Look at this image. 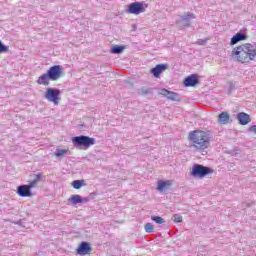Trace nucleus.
<instances>
[{
    "instance_id": "f257e3e1",
    "label": "nucleus",
    "mask_w": 256,
    "mask_h": 256,
    "mask_svg": "<svg viewBox=\"0 0 256 256\" xmlns=\"http://www.w3.org/2000/svg\"><path fill=\"white\" fill-rule=\"evenodd\" d=\"M232 57L233 59H237L239 63L254 61L256 57V45L251 43L240 45L233 49Z\"/></svg>"
},
{
    "instance_id": "f03ea898",
    "label": "nucleus",
    "mask_w": 256,
    "mask_h": 256,
    "mask_svg": "<svg viewBox=\"0 0 256 256\" xmlns=\"http://www.w3.org/2000/svg\"><path fill=\"white\" fill-rule=\"evenodd\" d=\"M189 141L195 149H207L209 147V134L196 130L189 133Z\"/></svg>"
},
{
    "instance_id": "7ed1b4c3",
    "label": "nucleus",
    "mask_w": 256,
    "mask_h": 256,
    "mask_svg": "<svg viewBox=\"0 0 256 256\" xmlns=\"http://www.w3.org/2000/svg\"><path fill=\"white\" fill-rule=\"evenodd\" d=\"M72 143L76 149H89L91 145H95V138L80 135L72 138Z\"/></svg>"
},
{
    "instance_id": "20e7f679",
    "label": "nucleus",
    "mask_w": 256,
    "mask_h": 256,
    "mask_svg": "<svg viewBox=\"0 0 256 256\" xmlns=\"http://www.w3.org/2000/svg\"><path fill=\"white\" fill-rule=\"evenodd\" d=\"M213 173V169L201 164H194L192 167L191 175L196 179H203V177H207V175H211Z\"/></svg>"
},
{
    "instance_id": "39448f33",
    "label": "nucleus",
    "mask_w": 256,
    "mask_h": 256,
    "mask_svg": "<svg viewBox=\"0 0 256 256\" xmlns=\"http://www.w3.org/2000/svg\"><path fill=\"white\" fill-rule=\"evenodd\" d=\"M61 95V90L57 88H48L46 89L45 99L54 105H59V98Z\"/></svg>"
},
{
    "instance_id": "423d86ee",
    "label": "nucleus",
    "mask_w": 256,
    "mask_h": 256,
    "mask_svg": "<svg viewBox=\"0 0 256 256\" xmlns=\"http://www.w3.org/2000/svg\"><path fill=\"white\" fill-rule=\"evenodd\" d=\"M46 73L50 77V81H58V79H61V75H63V66H51Z\"/></svg>"
},
{
    "instance_id": "0eeeda50",
    "label": "nucleus",
    "mask_w": 256,
    "mask_h": 256,
    "mask_svg": "<svg viewBox=\"0 0 256 256\" xmlns=\"http://www.w3.org/2000/svg\"><path fill=\"white\" fill-rule=\"evenodd\" d=\"M126 11L130 15H141V13H145V3L133 2L128 6Z\"/></svg>"
},
{
    "instance_id": "6e6552de",
    "label": "nucleus",
    "mask_w": 256,
    "mask_h": 256,
    "mask_svg": "<svg viewBox=\"0 0 256 256\" xmlns=\"http://www.w3.org/2000/svg\"><path fill=\"white\" fill-rule=\"evenodd\" d=\"M91 244L89 242H81L79 247L76 249L78 255H89L91 253Z\"/></svg>"
},
{
    "instance_id": "1a4fd4ad",
    "label": "nucleus",
    "mask_w": 256,
    "mask_h": 256,
    "mask_svg": "<svg viewBox=\"0 0 256 256\" xmlns=\"http://www.w3.org/2000/svg\"><path fill=\"white\" fill-rule=\"evenodd\" d=\"M199 84V75L191 74L190 76L186 77L184 80L185 87H195V85Z\"/></svg>"
},
{
    "instance_id": "9d476101",
    "label": "nucleus",
    "mask_w": 256,
    "mask_h": 256,
    "mask_svg": "<svg viewBox=\"0 0 256 256\" xmlns=\"http://www.w3.org/2000/svg\"><path fill=\"white\" fill-rule=\"evenodd\" d=\"M17 194L20 197H31L33 194L31 193V188L28 184L20 185L17 187Z\"/></svg>"
},
{
    "instance_id": "9b49d317",
    "label": "nucleus",
    "mask_w": 256,
    "mask_h": 256,
    "mask_svg": "<svg viewBox=\"0 0 256 256\" xmlns=\"http://www.w3.org/2000/svg\"><path fill=\"white\" fill-rule=\"evenodd\" d=\"M159 94L163 95V97H167V99H170L171 101H180L178 93L171 92L167 89H161Z\"/></svg>"
},
{
    "instance_id": "f8f14e48",
    "label": "nucleus",
    "mask_w": 256,
    "mask_h": 256,
    "mask_svg": "<svg viewBox=\"0 0 256 256\" xmlns=\"http://www.w3.org/2000/svg\"><path fill=\"white\" fill-rule=\"evenodd\" d=\"M169 65L167 64H158L156 65L154 68L151 69V73L152 75H154V77L158 78L160 77L161 73H163V71H166V69H168Z\"/></svg>"
},
{
    "instance_id": "ddd939ff",
    "label": "nucleus",
    "mask_w": 256,
    "mask_h": 256,
    "mask_svg": "<svg viewBox=\"0 0 256 256\" xmlns=\"http://www.w3.org/2000/svg\"><path fill=\"white\" fill-rule=\"evenodd\" d=\"M245 40H247V34L240 31L231 38L230 45H237L239 41H245Z\"/></svg>"
},
{
    "instance_id": "4468645a",
    "label": "nucleus",
    "mask_w": 256,
    "mask_h": 256,
    "mask_svg": "<svg viewBox=\"0 0 256 256\" xmlns=\"http://www.w3.org/2000/svg\"><path fill=\"white\" fill-rule=\"evenodd\" d=\"M237 119L240 123V125H247L248 123H251V116L249 114L241 112L237 115Z\"/></svg>"
},
{
    "instance_id": "2eb2a0df",
    "label": "nucleus",
    "mask_w": 256,
    "mask_h": 256,
    "mask_svg": "<svg viewBox=\"0 0 256 256\" xmlns=\"http://www.w3.org/2000/svg\"><path fill=\"white\" fill-rule=\"evenodd\" d=\"M181 19H182V25L184 27H190L191 20L195 19V14L193 13L184 14L183 16H181Z\"/></svg>"
},
{
    "instance_id": "dca6fc26",
    "label": "nucleus",
    "mask_w": 256,
    "mask_h": 256,
    "mask_svg": "<svg viewBox=\"0 0 256 256\" xmlns=\"http://www.w3.org/2000/svg\"><path fill=\"white\" fill-rule=\"evenodd\" d=\"M51 81V77L49 74L46 72L42 74L38 79H37V84L38 85H44V87L49 86V82Z\"/></svg>"
},
{
    "instance_id": "f3484780",
    "label": "nucleus",
    "mask_w": 256,
    "mask_h": 256,
    "mask_svg": "<svg viewBox=\"0 0 256 256\" xmlns=\"http://www.w3.org/2000/svg\"><path fill=\"white\" fill-rule=\"evenodd\" d=\"M41 179H43V174L41 173L35 174L34 179L30 181V183L28 184L30 190L35 189V187L39 185V181H41Z\"/></svg>"
},
{
    "instance_id": "a211bd4d",
    "label": "nucleus",
    "mask_w": 256,
    "mask_h": 256,
    "mask_svg": "<svg viewBox=\"0 0 256 256\" xmlns=\"http://www.w3.org/2000/svg\"><path fill=\"white\" fill-rule=\"evenodd\" d=\"M229 119H230L229 113L222 112L219 114L218 121L219 123H221V125H227V123H229Z\"/></svg>"
},
{
    "instance_id": "6ab92c4d",
    "label": "nucleus",
    "mask_w": 256,
    "mask_h": 256,
    "mask_svg": "<svg viewBox=\"0 0 256 256\" xmlns=\"http://www.w3.org/2000/svg\"><path fill=\"white\" fill-rule=\"evenodd\" d=\"M81 201V195L79 194H74L69 198V202L72 203V205H79Z\"/></svg>"
},
{
    "instance_id": "aec40b11",
    "label": "nucleus",
    "mask_w": 256,
    "mask_h": 256,
    "mask_svg": "<svg viewBox=\"0 0 256 256\" xmlns=\"http://www.w3.org/2000/svg\"><path fill=\"white\" fill-rule=\"evenodd\" d=\"M123 51H125V46L115 45L111 48V53L114 55H120V53H123Z\"/></svg>"
},
{
    "instance_id": "412c9836",
    "label": "nucleus",
    "mask_w": 256,
    "mask_h": 256,
    "mask_svg": "<svg viewBox=\"0 0 256 256\" xmlns=\"http://www.w3.org/2000/svg\"><path fill=\"white\" fill-rule=\"evenodd\" d=\"M85 185V180H74L72 182V187L74 189H81Z\"/></svg>"
},
{
    "instance_id": "4be33fe9",
    "label": "nucleus",
    "mask_w": 256,
    "mask_h": 256,
    "mask_svg": "<svg viewBox=\"0 0 256 256\" xmlns=\"http://www.w3.org/2000/svg\"><path fill=\"white\" fill-rule=\"evenodd\" d=\"M153 89L151 88H141L138 90V95H152Z\"/></svg>"
},
{
    "instance_id": "5701e85b",
    "label": "nucleus",
    "mask_w": 256,
    "mask_h": 256,
    "mask_svg": "<svg viewBox=\"0 0 256 256\" xmlns=\"http://www.w3.org/2000/svg\"><path fill=\"white\" fill-rule=\"evenodd\" d=\"M171 185V181H160L158 182V191H163L165 187H169Z\"/></svg>"
},
{
    "instance_id": "b1692460",
    "label": "nucleus",
    "mask_w": 256,
    "mask_h": 256,
    "mask_svg": "<svg viewBox=\"0 0 256 256\" xmlns=\"http://www.w3.org/2000/svg\"><path fill=\"white\" fill-rule=\"evenodd\" d=\"M69 153V150L65 149H56L55 151V157H63V155H67Z\"/></svg>"
},
{
    "instance_id": "393cba45",
    "label": "nucleus",
    "mask_w": 256,
    "mask_h": 256,
    "mask_svg": "<svg viewBox=\"0 0 256 256\" xmlns=\"http://www.w3.org/2000/svg\"><path fill=\"white\" fill-rule=\"evenodd\" d=\"M151 219L158 225H163V223H165V219L161 218L160 216H152Z\"/></svg>"
},
{
    "instance_id": "a878e982",
    "label": "nucleus",
    "mask_w": 256,
    "mask_h": 256,
    "mask_svg": "<svg viewBox=\"0 0 256 256\" xmlns=\"http://www.w3.org/2000/svg\"><path fill=\"white\" fill-rule=\"evenodd\" d=\"M144 229L146 233H153V231H155V227L149 222L145 224Z\"/></svg>"
},
{
    "instance_id": "bb28decb",
    "label": "nucleus",
    "mask_w": 256,
    "mask_h": 256,
    "mask_svg": "<svg viewBox=\"0 0 256 256\" xmlns=\"http://www.w3.org/2000/svg\"><path fill=\"white\" fill-rule=\"evenodd\" d=\"M7 51H9V46H6V45L3 44V42H1V40H0V53H7Z\"/></svg>"
},
{
    "instance_id": "cd10ccee",
    "label": "nucleus",
    "mask_w": 256,
    "mask_h": 256,
    "mask_svg": "<svg viewBox=\"0 0 256 256\" xmlns=\"http://www.w3.org/2000/svg\"><path fill=\"white\" fill-rule=\"evenodd\" d=\"M172 219L175 223H181L183 221V216L179 214H175Z\"/></svg>"
},
{
    "instance_id": "c85d7f7f",
    "label": "nucleus",
    "mask_w": 256,
    "mask_h": 256,
    "mask_svg": "<svg viewBox=\"0 0 256 256\" xmlns=\"http://www.w3.org/2000/svg\"><path fill=\"white\" fill-rule=\"evenodd\" d=\"M207 44V39H198L197 40V45H206Z\"/></svg>"
},
{
    "instance_id": "c756f323",
    "label": "nucleus",
    "mask_w": 256,
    "mask_h": 256,
    "mask_svg": "<svg viewBox=\"0 0 256 256\" xmlns=\"http://www.w3.org/2000/svg\"><path fill=\"white\" fill-rule=\"evenodd\" d=\"M91 201V198L89 197H81V203H89Z\"/></svg>"
},
{
    "instance_id": "7c9ffc66",
    "label": "nucleus",
    "mask_w": 256,
    "mask_h": 256,
    "mask_svg": "<svg viewBox=\"0 0 256 256\" xmlns=\"http://www.w3.org/2000/svg\"><path fill=\"white\" fill-rule=\"evenodd\" d=\"M250 131H252L253 133H256V125L250 127Z\"/></svg>"
}]
</instances>
